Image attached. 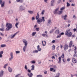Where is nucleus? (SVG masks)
I'll list each match as a JSON object with an SVG mask.
<instances>
[{"instance_id":"f257e3e1","label":"nucleus","mask_w":77,"mask_h":77,"mask_svg":"<svg viewBox=\"0 0 77 77\" xmlns=\"http://www.w3.org/2000/svg\"><path fill=\"white\" fill-rule=\"evenodd\" d=\"M6 26L7 27V28L5 30L6 31H9L13 27V26L10 23H7L6 24Z\"/></svg>"},{"instance_id":"f03ea898","label":"nucleus","mask_w":77,"mask_h":77,"mask_svg":"<svg viewBox=\"0 0 77 77\" xmlns=\"http://www.w3.org/2000/svg\"><path fill=\"white\" fill-rule=\"evenodd\" d=\"M70 31V29H68L66 30V31L65 33V34L66 35H67L68 37H71L72 36V32H69Z\"/></svg>"},{"instance_id":"7ed1b4c3","label":"nucleus","mask_w":77,"mask_h":77,"mask_svg":"<svg viewBox=\"0 0 77 77\" xmlns=\"http://www.w3.org/2000/svg\"><path fill=\"white\" fill-rule=\"evenodd\" d=\"M42 19L39 18L37 20V21L38 24H41V23L42 22V21H43V22H44L45 21L44 17H42Z\"/></svg>"},{"instance_id":"20e7f679","label":"nucleus","mask_w":77,"mask_h":77,"mask_svg":"<svg viewBox=\"0 0 77 77\" xmlns=\"http://www.w3.org/2000/svg\"><path fill=\"white\" fill-rule=\"evenodd\" d=\"M5 1H2V0H0V5H1V7L3 8L5 6Z\"/></svg>"},{"instance_id":"39448f33","label":"nucleus","mask_w":77,"mask_h":77,"mask_svg":"<svg viewBox=\"0 0 77 77\" xmlns=\"http://www.w3.org/2000/svg\"><path fill=\"white\" fill-rule=\"evenodd\" d=\"M19 9L20 11H24L26 9V8L23 5H21L19 7Z\"/></svg>"},{"instance_id":"423d86ee","label":"nucleus","mask_w":77,"mask_h":77,"mask_svg":"<svg viewBox=\"0 0 77 77\" xmlns=\"http://www.w3.org/2000/svg\"><path fill=\"white\" fill-rule=\"evenodd\" d=\"M19 32V31H18L17 32L15 33L13 35L12 34L10 36L11 38V39H13V38H14V37H15V36L17 35V34Z\"/></svg>"},{"instance_id":"0eeeda50","label":"nucleus","mask_w":77,"mask_h":77,"mask_svg":"<svg viewBox=\"0 0 77 77\" xmlns=\"http://www.w3.org/2000/svg\"><path fill=\"white\" fill-rule=\"evenodd\" d=\"M10 55L11 57L9 58V61H11V60H12V59H13V53L12 52H11L10 54Z\"/></svg>"},{"instance_id":"6e6552de","label":"nucleus","mask_w":77,"mask_h":77,"mask_svg":"<svg viewBox=\"0 0 77 77\" xmlns=\"http://www.w3.org/2000/svg\"><path fill=\"white\" fill-rule=\"evenodd\" d=\"M55 2V0H52L51 2V6H54V4Z\"/></svg>"},{"instance_id":"1a4fd4ad","label":"nucleus","mask_w":77,"mask_h":77,"mask_svg":"<svg viewBox=\"0 0 77 77\" xmlns=\"http://www.w3.org/2000/svg\"><path fill=\"white\" fill-rule=\"evenodd\" d=\"M22 41L24 44L25 45H27V42L26 39H23V40Z\"/></svg>"},{"instance_id":"9d476101","label":"nucleus","mask_w":77,"mask_h":77,"mask_svg":"<svg viewBox=\"0 0 77 77\" xmlns=\"http://www.w3.org/2000/svg\"><path fill=\"white\" fill-rule=\"evenodd\" d=\"M72 62L73 63H76L77 62V60L75 59L74 58H72Z\"/></svg>"},{"instance_id":"9b49d317","label":"nucleus","mask_w":77,"mask_h":77,"mask_svg":"<svg viewBox=\"0 0 77 77\" xmlns=\"http://www.w3.org/2000/svg\"><path fill=\"white\" fill-rule=\"evenodd\" d=\"M51 20L49 19L48 20V23L47 24V26H50L51 24Z\"/></svg>"},{"instance_id":"f8f14e48","label":"nucleus","mask_w":77,"mask_h":77,"mask_svg":"<svg viewBox=\"0 0 77 77\" xmlns=\"http://www.w3.org/2000/svg\"><path fill=\"white\" fill-rule=\"evenodd\" d=\"M4 71L3 70L0 71V77H2L3 76Z\"/></svg>"},{"instance_id":"ddd939ff","label":"nucleus","mask_w":77,"mask_h":77,"mask_svg":"<svg viewBox=\"0 0 77 77\" xmlns=\"http://www.w3.org/2000/svg\"><path fill=\"white\" fill-rule=\"evenodd\" d=\"M68 48V45L66 44L64 45V50H65V51H66V50H67Z\"/></svg>"},{"instance_id":"4468645a","label":"nucleus","mask_w":77,"mask_h":77,"mask_svg":"<svg viewBox=\"0 0 77 77\" xmlns=\"http://www.w3.org/2000/svg\"><path fill=\"white\" fill-rule=\"evenodd\" d=\"M67 17V15H66L65 16H62V18H63L64 20H66V18Z\"/></svg>"},{"instance_id":"2eb2a0df","label":"nucleus","mask_w":77,"mask_h":77,"mask_svg":"<svg viewBox=\"0 0 77 77\" xmlns=\"http://www.w3.org/2000/svg\"><path fill=\"white\" fill-rule=\"evenodd\" d=\"M26 48H27V45H25L23 48V51L24 52H25L26 51Z\"/></svg>"},{"instance_id":"dca6fc26","label":"nucleus","mask_w":77,"mask_h":77,"mask_svg":"<svg viewBox=\"0 0 77 77\" xmlns=\"http://www.w3.org/2000/svg\"><path fill=\"white\" fill-rule=\"evenodd\" d=\"M4 52L3 51H0V58H2L3 57L2 54H3Z\"/></svg>"},{"instance_id":"f3484780","label":"nucleus","mask_w":77,"mask_h":77,"mask_svg":"<svg viewBox=\"0 0 77 77\" xmlns=\"http://www.w3.org/2000/svg\"><path fill=\"white\" fill-rule=\"evenodd\" d=\"M37 47V50L38 51H41V48H40L39 45H38Z\"/></svg>"},{"instance_id":"a211bd4d","label":"nucleus","mask_w":77,"mask_h":77,"mask_svg":"<svg viewBox=\"0 0 77 77\" xmlns=\"http://www.w3.org/2000/svg\"><path fill=\"white\" fill-rule=\"evenodd\" d=\"M37 15L35 17L36 20H38L39 18V12L37 13Z\"/></svg>"},{"instance_id":"6ab92c4d","label":"nucleus","mask_w":77,"mask_h":77,"mask_svg":"<svg viewBox=\"0 0 77 77\" xmlns=\"http://www.w3.org/2000/svg\"><path fill=\"white\" fill-rule=\"evenodd\" d=\"M59 8H57L55 10V11H54V14H57V13L59 12Z\"/></svg>"},{"instance_id":"aec40b11","label":"nucleus","mask_w":77,"mask_h":77,"mask_svg":"<svg viewBox=\"0 0 77 77\" xmlns=\"http://www.w3.org/2000/svg\"><path fill=\"white\" fill-rule=\"evenodd\" d=\"M28 75L29 77H32V76H33V74L32 73H30V74L28 73Z\"/></svg>"},{"instance_id":"412c9836","label":"nucleus","mask_w":77,"mask_h":77,"mask_svg":"<svg viewBox=\"0 0 77 77\" xmlns=\"http://www.w3.org/2000/svg\"><path fill=\"white\" fill-rule=\"evenodd\" d=\"M42 45L43 46H45L46 45V42L45 41H44V42L43 41H42Z\"/></svg>"},{"instance_id":"4be33fe9","label":"nucleus","mask_w":77,"mask_h":77,"mask_svg":"<svg viewBox=\"0 0 77 77\" xmlns=\"http://www.w3.org/2000/svg\"><path fill=\"white\" fill-rule=\"evenodd\" d=\"M72 45V41H71L70 42L69 45V47H70V48H71Z\"/></svg>"},{"instance_id":"5701e85b","label":"nucleus","mask_w":77,"mask_h":77,"mask_svg":"<svg viewBox=\"0 0 77 77\" xmlns=\"http://www.w3.org/2000/svg\"><path fill=\"white\" fill-rule=\"evenodd\" d=\"M31 67L32 68L31 69V70L32 71L35 70V65H32L31 66Z\"/></svg>"},{"instance_id":"b1692460","label":"nucleus","mask_w":77,"mask_h":77,"mask_svg":"<svg viewBox=\"0 0 77 77\" xmlns=\"http://www.w3.org/2000/svg\"><path fill=\"white\" fill-rule=\"evenodd\" d=\"M6 46V45L5 44H2L1 45V47L2 48H3L5 47Z\"/></svg>"},{"instance_id":"393cba45","label":"nucleus","mask_w":77,"mask_h":77,"mask_svg":"<svg viewBox=\"0 0 77 77\" xmlns=\"http://www.w3.org/2000/svg\"><path fill=\"white\" fill-rule=\"evenodd\" d=\"M12 13H13V11L12 10H10L8 12V14H11Z\"/></svg>"},{"instance_id":"a878e982","label":"nucleus","mask_w":77,"mask_h":77,"mask_svg":"<svg viewBox=\"0 0 77 77\" xmlns=\"http://www.w3.org/2000/svg\"><path fill=\"white\" fill-rule=\"evenodd\" d=\"M28 12H29L30 14H33V11H28Z\"/></svg>"},{"instance_id":"bb28decb","label":"nucleus","mask_w":77,"mask_h":77,"mask_svg":"<svg viewBox=\"0 0 77 77\" xmlns=\"http://www.w3.org/2000/svg\"><path fill=\"white\" fill-rule=\"evenodd\" d=\"M59 76H60V73H57L56 74V75L55 77H59Z\"/></svg>"},{"instance_id":"cd10ccee","label":"nucleus","mask_w":77,"mask_h":77,"mask_svg":"<svg viewBox=\"0 0 77 77\" xmlns=\"http://www.w3.org/2000/svg\"><path fill=\"white\" fill-rule=\"evenodd\" d=\"M8 70L10 72H12V68L9 67L8 68Z\"/></svg>"},{"instance_id":"c85d7f7f","label":"nucleus","mask_w":77,"mask_h":77,"mask_svg":"<svg viewBox=\"0 0 77 77\" xmlns=\"http://www.w3.org/2000/svg\"><path fill=\"white\" fill-rule=\"evenodd\" d=\"M55 33H57V34L59 35V34H60V32H59V30L58 29L55 32Z\"/></svg>"},{"instance_id":"c756f323","label":"nucleus","mask_w":77,"mask_h":77,"mask_svg":"<svg viewBox=\"0 0 77 77\" xmlns=\"http://www.w3.org/2000/svg\"><path fill=\"white\" fill-rule=\"evenodd\" d=\"M19 24V23L17 22V23H16L15 24V27H16V28H18V24Z\"/></svg>"},{"instance_id":"7c9ffc66","label":"nucleus","mask_w":77,"mask_h":77,"mask_svg":"<svg viewBox=\"0 0 77 77\" xmlns=\"http://www.w3.org/2000/svg\"><path fill=\"white\" fill-rule=\"evenodd\" d=\"M58 59L59 60V61L58 62V63H61V57H59Z\"/></svg>"},{"instance_id":"2f4dec72","label":"nucleus","mask_w":77,"mask_h":77,"mask_svg":"<svg viewBox=\"0 0 77 77\" xmlns=\"http://www.w3.org/2000/svg\"><path fill=\"white\" fill-rule=\"evenodd\" d=\"M51 67H52V68H57L56 65H51Z\"/></svg>"},{"instance_id":"473e14b6","label":"nucleus","mask_w":77,"mask_h":77,"mask_svg":"<svg viewBox=\"0 0 77 77\" xmlns=\"http://www.w3.org/2000/svg\"><path fill=\"white\" fill-rule=\"evenodd\" d=\"M8 63H7L6 64H5L4 65V68H5V69H6V67L7 66H8Z\"/></svg>"},{"instance_id":"72a5a7b5","label":"nucleus","mask_w":77,"mask_h":77,"mask_svg":"<svg viewBox=\"0 0 77 77\" xmlns=\"http://www.w3.org/2000/svg\"><path fill=\"white\" fill-rule=\"evenodd\" d=\"M36 33V32H33L32 34V36H35Z\"/></svg>"},{"instance_id":"f704fd0d","label":"nucleus","mask_w":77,"mask_h":77,"mask_svg":"<svg viewBox=\"0 0 77 77\" xmlns=\"http://www.w3.org/2000/svg\"><path fill=\"white\" fill-rule=\"evenodd\" d=\"M33 52L34 53H38V50H33Z\"/></svg>"},{"instance_id":"c9c22d12","label":"nucleus","mask_w":77,"mask_h":77,"mask_svg":"<svg viewBox=\"0 0 77 77\" xmlns=\"http://www.w3.org/2000/svg\"><path fill=\"white\" fill-rule=\"evenodd\" d=\"M44 13H45V10H43L41 14L42 15H44Z\"/></svg>"},{"instance_id":"e433bc0d","label":"nucleus","mask_w":77,"mask_h":77,"mask_svg":"<svg viewBox=\"0 0 77 77\" xmlns=\"http://www.w3.org/2000/svg\"><path fill=\"white\" fill-rule=\"evenodd\" d=\"M65 9V7H63L60 8V10L61 11H63V10H64Z\"/></svg>"},{"instance_id":"4c0bfd02","label":"nucleus","mask_w":77,"mask_h":77,"mask_svg":"<svg viewBox=\"0 0 77 77\" xmlns=\"http://www.w3.org/2000/svg\"><path fill=\"white\" fill-rule=\"evenodd\" d=\"M42 35L43 36V37H45V36H47V34H43Z\"/></svg>"},{"instance_id":"58836bf2","label":"nucleus","mask_w":77,"mask_h":77,"mask_svg":"<svg viewBox=\"0 0 77 77\" xmlns=\"http://www.w3.org/2000/svg\"><path fill=\"white\" fill-rule=\"evenodd\" d=\"M24 68L25 69H26V70H27L28 68H27V65H25V66Z\"/></svg>"},{"instance_id":"ea45409f","label":"nucleus","mask_w":77,"mask_h":77,"mask_svg":"<svg viewBox=\"0 0 77 77\" xmlns=\"http://www.w3.org/2000/svg\"><path fill=\"white\" fill-rule=\"evenodd\" d=\"M64 54H62L61 55V57L62 59H63L64 57Z\"/></svg>"},{"instance_id":"a19ab883","label":"nucleus","mask_w":77,"mask_h":77,"mask_svg":"<svg viewBox=\"0 0 77 77\" xmlns=\"http://www.w3.org/2000/svg\"><path fill=\"white\" fill-rule=\"evenodd\" d=\"M43 77L42 76V75H37V77Z\"/></svg>"},{"instance_id":"79ce46f5","label":"nucleus","mask_w":77,"mask_h":77,"mask_svg":"<svg viewBox=\"0 0 77 77\" xmlns=\"http://www.w3.org/2000/svg\"><path fill=\"white\" fill-rule=\"evenodd\" d=\"M70 6V4L68 2H67V6L68 7Z\"/></svg>"},{"instance_id":"37998d69","label":"nucleus","mask_w":77,"mask_h":77,"mask_svg":"<svg viewBox=\"0 0 77 77\" xmlns=\"http://www.w3.org/2000/svg\"><path fill=\"white\" fill-rule=\"evenodd\" d=\"M20 53V51H16V54H18V53Z\"/></svg>"},{"instance_id":"c03bdc74","label":"nucleus","mask_w":77,"mask_h":77,"mask_svg":"<svg viewBox=\"0 0 77 77\" xmlns=\"http://www.w3.org/2000/svg\"><path fill=\"white\" fill-rule=\"evenodd\" d=\"M60 2H61V0H58L57 2V4H59L60 3Z\"/></svg>"},{"instance_id":"a18cd8bd","label":"nucleus","mask_w":77,"mask_h":77,"mask_svg":"<svg viewBox=\"0 0 77 77\" xmlns=\"http://www.w3.org/2000/svg\"><path fill=\"white\" fill-rule=\"evenodd\" d=\"M20 74H19L18 75H16L15 77H20Z\"/></svg>"},{"instance_id":"49530a36","label":"nucleus","mask_w":77,"mask_h":77,"mask_svg":"<svg viewBox=\"0 0 77 77\" xmlns=\"http://www.w3.org/2000/svg\"><path fill=\"white\" fill-rule=\"evenodd\" d=\"M36 31H38L39 30V28H36Z\"/></svg>"},{"instance_id":"de8ad7c7","label":"nucleus","mask_w":77,"mask_h":77,"mask_svg":"<svg viewBox=\"0 0 77 77\" xmlns=\"http://www.w3.org/2000/svg\"><path fill=\"white\" fill-rule=\"evenodd\" d=\"M52 48L53 50H54V49H55V46H54V45H53Z\"/></svg>"},{"instance_id":"09e8293b","label":"nucleus","mask_w":77,"mask_h":77,"mask_svg":"<svg viewBox=\"0 0 77 77\" xmlns=\"http://www.w3.org/2000/svg\"><path fill=\"white\" fill-rule=\"evenodd\" d=\"M53 70H54V68H50V71H52Z\"/></svg>"},{"instance_id":"8fccbe9b","label":"nucleus","mask_w":77,"mask_h":77,"mask_svg":"<svg viewBox=\"0 0 77 77\" xmlns=\"http://www.w3.org/2000/svg\"><path fill=\"white\" fill-rule=\"evenodd\" d=\"M73 56L74 57H77V54H75L73 55Z\"/></svg>"},{"instance_id":"3c124183","label":"nucleus","mask_w":77,"mask_h":77,"mask_svg":"<svg viewBox=\"0 0 77 77\" xmlns=\"http://www.w3.org/2000/svg\"><path fill=\"white\" fill-rule=\"evenodd\" d=\"M31 62L32 63H35V60H32L31 61Z\"/></svg>"},{"instance_id":"603ef678","label":"nucleus","mask_w":77,"mask_h":77,"mask_svg":"<svg viewBox=\"0 0 77 77\" xmlns=\"http://www.w3.org/2000/svg\"><path fill=\"white\" fill-rule=\"evenodd\" d=\"M60 36H61V35H58L57 36V38H60Z\"/></svg>"},{"instance_id":"864d4df0","label":"nucleus","mask_w":77,"mask_h":77,"mask_svg":"<svg viewBox=\"0 0 77 77\" xmlns=\"http://www.w3.org/2000/svg\"><path fill=\"white\" fill-rule=\"evenodd\" d=\"M59 14H61L62 13V11H58Z\"/></svg>"},{"instance_id":"5fc2aeb1","label":"nucleus","mask_w":77,"mask_h":77,"mask_svg":"<svg viewBox=\"0 0 77 77\" xmlns=\"http://www.w3.org/2000/svg\"><path fill=\"white\" fill-rule=\"evenodd\" d=\"M0 35H1V36H4V34H2V32H0Z\"/></svg>"},{"instance_id":"6e6d98bb","label":"nucleus","mask_w":77,"mask_h":77,"mask_svg":"<svg viewBox=\"0 0 77 77\" xmlns=\"http://www.w3.org/2000/svg\"><path fill=\"white\" fill-rule=\"evenodd\" d=\"M72 38H75V35H72Z\"/></svg>"},{"instance_id":"4d7b16f0","label":"nucleus","mask_w":77,"mask_h":77,"mask_svg":"<svg viewBox=\"0 0 77 77\" xmlns=\"http://www.w3.org/2000/svg\"><path fill=\"white\" fill-rule=\"evenodd\" d=\"M59 46H58V47H57L56 48V50L57 51H58V50H59Z\"/></svg>"},{"instance_id":"13d9d810","label":"nucleus","mask_w":77,"mask_h":77,"mask_svg":"<svg viewBox=\"0 0 77 77\" xmlns=\"http://www.w3.org/2000/svg\"><path fill=\"white\" fill-rule=\"evenodd\" d=\"M62 60L63 62H66V60H65V59L63 58Z\"/></svg>"},{"instance_id":"bf43d9fd","label":"nucleus","mask_w":77,"mask_h":77,"mask_svg":"<svg viewBox=\"0 0 77 77\" xmlns=\"http://www.w3.org/2000/svg\"><path fill=\"white\" fill-rule=\"evenodd\" d=\"M56 42V41H55V40H54L52 41L51 42L52 43H54V42Z\"/></svg>"},{"instance_id":"052dcab7","label":"nucleus","mask_w":77,"mask_h":77,"mask_svg":"<svg viewBox=\"0 0 77 77\" xmlns=\"http://www.w3.org/2000/svg\"><path fill=\"white\" fill-rule=\"evenodd\" d=\"M19 2H20V3H23V0H20Z\"/></svg>"},{"instance_id":"680f3d73","label":"nucleus","mask_w":77,"mask_h":77,"mask_svg":"<svg viewBox=\"0 0 77 77\" xmlns=\"http://www.w3.org/2000/svg\"><path fill=\"white\" fill-rule=\"evenodd\" d=\"M67 61L69 62L70 61V58H68L67 59Z\"/></svg>"},{"instance_id":"e2e57ef3","label":"nucleus","mask_w":77,"mask_h":77,"mask_svg":"<svg viewBox=\"0 0 77 77\" xmlns=\"http://www.w3.org/2000/svg\"><path fill=\"white\" fill-rule=\"evenodd\" d=\"M27 71L28 72H31V70H29V69Z\"/></svg>"},{"instance_id":"0e129e2a","label":"nucleus","mask_w":77,"mask_h":77,"mask_svg":"<svg viewBox=\"0 0 77 77\" xmlns=\"http://www.w3.org/2000/svg\"><path fill=\"white\" fill-rule=\"evenodd\" d=\"M47 71H45L44 72L45 74H47Z\"/></svg>"},{"instance_id":"69168bd1","label":"nucleus","mask_w":77,"mask_h":77,"mask_svg":"<svg viewBox=\"0 0 77 77\" xmlns=\"http://www.w3.org/2000/svg\"><path fill=\"white\" fill-rule=\"evenodd\" d=\"M35 17H33L32 18V21H33V20H35Z\"/></svg>"},{"instance_id":"338daca9","label":"nucleus","mask_w":77,"mask_h":77,"mask_svg":"<svg viewBox=\"0 0 77 77\" xmlns=\"http://www.w3.org/2000/svg\"><path fill=\"white\" fill-rule=\"evenodd\" d=\"M72 6H75V4H72L71 5Z\"/></svg>"},{"instance_id":"774afa93","label":"nucleus","mask_w":77,"mask_h":77,"mask_svg":"<svg viewBox=\"0 0 77 77\" xmlns=\"http://www.w3.org/2000/svg\"><path fill=\"white\" fill-rule=\"evenodd\" d=\"M0 30H1V31H4V29H3L2 28H0Z\"/></svg>"}]
</instances>
